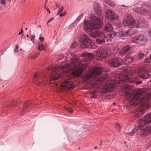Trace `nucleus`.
Segmentation results:
<instances>
[{
	"instance_id": "3c124183",
	"label": "nucleus",
	"mask_w": 151,
	"mask_h": 151,
	"mask_svg": "<svg viewBox=\"0 0 151 151\" xmlns=\"http://www.w3.org/2000/svg\"><path fill=\"white\" fill-rule=\"evenodd\" d=\"M14 102H13L12 103V106H15V105L14 104Z\"/></svg>"
},
{
	"instance_id": "4468645a",
	"label": "nucleus",
	"mask_w": 151,
	"mask_h": 151,
	"mask_svg": "<svg viewBox=\"0 0 151 151\" xmlns=\"http://www.w3.org/2000/svg\"><path fill=\"white\" fill-rule=\"evenodd\" d=\"M105 14L106 16L111 21L119 19V17L118 15L112 10H108L106 12Z\"/></svg>"
},
{
	"instance_id": "58836bf2",
	"label": "nucleus",
	"mask_w": 151,
	"mask_h": 151,
	"mask_svg": "<svg viewBox=\"0 0 151 151\" xmlns=\"http://www.w3.org/2000/svg\"><path fill=\"white\" fill-rule=\"evenodd\" d=\"M35 37L34 35H32L31 36V40L33 42V43H34L35 42Z\"/></svg>"
},
{
	"instance_id": "1a4fd4ad",
	"label": "nucleus",
	"mask_w": 151,
	"mask_h": 151,
	"mask_svg": "<svg viewBox=\"0 0 151 151\" xmlns=\"http://www.w3.org/2000/svg\"><path fill=\"white\" fill-rule=\"evenodd\" d=\"M70 70H71V73L74 77H78L81 76L83 73L84 68L83 66H77L74 62H72L70 64Z\"/></svg>"
},
{
	"instance_id": "6ab92c4d",
	"label": "nucleus",
	"mask_w": 151,
	"mask_h": 151,
	"mask_svg": "<svg viewBox=\"0 0 151 151\" xmlns=\"http://www.w3.org/2000/svg\"><path fill=\"white\" fill-rule=\"evenodd\" d=\"M90 35L93 38L102 36H103V33L99 30L94 31L91 33Z\"/></svg>"
},
{
	"instance_id": "79ce46f5",
	"label": "nucleus",
	"mask_w": 151,
	"mask_h": 151,
	"mask_svg": "<svg viewBox=\"0 0 151 151\" xmlns=\"http://www.w3.org/2000/svg\"><path fill=\"white\" fill-rule=\"evenodd\" d=\"M1 3L3 5L6 4V1L5 0H1Z\"/></svg>"
},
{
	"instance_id": "49530a36",
	"label": "nucleus",
	"mask_w": 151,
	"mask_h": 151,
	"mask_svg": "<svg viewBox=\"0 0 151 151\" xmlns=\"http://www.w3.org/2000/svg\"><path fill=\"white\" fill-rule=\"evenodd\" d=\"M58 58V59L59 60H62L64 58L63 56H60V58Z\"/></svg>"
},
{
	"instance_id": "c756f323",
	"label": "nucleus",
	"mask_w": 151,
	"mask_h": 151,
	"mask_svg": "<svg viewBox=\"0 0 151 151\" xmlns=\"http://www.w3.org/2000/svg\"><path fill=\"white\" fill-rule=\"evenodd\" d=\"M145 56L144 54L142 52H139L138 53V58L140 59L141 60Z\"/></svg>"
},
{
	"instance_id": "7ed1b4c3",
	"label": "nucleus",
	"mask_w": 151,
	"mask_h": 151,
	"mask_svg": "<svg viewBox=\"0 0 151 151\" xmlns=\"http://www.w3.org/2000/svg\"><path fill=\"white\" fill-rule=\"evenodd\" d=\"M128 75L130 77L126 75L121 76L119 78L120 81L129 83H135L136 84H140L142 83L141 81H139L138 78L133 76L137 73L138 76L142 79H147L149 77V74L144 68H139L137 71H135L134 69L127 70Z\"/></svg>"
},
{
	"instance_id": "72a5a7b5",
	"label": "nucleus",
	"mask_w": 151,
	"mask_h": 151,
	"mask_svg": "<svg viewBox=\"0 0 151 151\" xmlns=\"http://www.w3.org/2000/svg\"><path fill=\"white\" fill-rule=\"evenodd\" d=\"M149 13L150 14V15H146L145 16L148 17L151 19V7L149 6L147 9Z\"/></svg>"
},
{
	"instance_id": "37998d69",
	"label": "nucleus",
	"mask_w": 151,
	"mask_h": 151,
	"mask_svg": "<svg viewBox=\"0 0 151 151\" xmlns=\"http://www.w3.org/2000/svg\"><path fill=\"white\" fill-rule=\"evenodd\" d=\"M54 19V17L51 18L50 19H49L48 22L47 23V24L49 23L51 21H52Z\"/></svg>"
},
{
	"instance_id": "5701e85b",
	"label": "nucleus",
	"mask_w": 151,
	"mask_h": 151,
	"mask_svg": "<svg viewBox=\"0 0 151 151\" xmlns=\"http://www.w3.org/2000/svg\"><path fill=\"white\" fill-rule=\"evenodd\" d=\"M104 29L105 31L109 32L113 30V27L110 23H108L105 25Z\"/></svg>"
},
{
	"instance_id": "bf43d9fd",
	"label": "nucleus",
	"mask_w": 151,
	"mask_h": 151,
	"mask_svg": "<svg viewBox=\"0 0 151 151\" xmlns=\"http://www.w3.org/2000/svg\"><path fill=\"white\" fill-rule=\"evenodd\" d=\"M25 29L27 30V28H25Z\"/></svg>"
},
{
	"instance_id": "473e14b6",
	"label": "nucleus",
	"mask_w": 151,
	"mask_h": 151,
	"mask_svg": "<svg viewBox=\"0 0 151 151\" xmlns=\"http://www.w3.org/2000/svg\"><path fill=\"white\" fill-rule=\"evenodd\" d=\"M65 109L68 112H69L70 113H73V110L70 107H66Z\"/></svg>"
},
{
	"instance_id": "4be33fe9",
	"label": "nucleus",
	"mask_w": 151,
	"mask_h": 151,
	"mask_svg": "<svg viewBox=\"0 0 151 151\" xmlns=\"http://www.w3.org/2000/svg\"><path fill=\"white\" fill-rule=\"evenodd\" d=\"M82 56L85 57L86 59L90 60L92 59L94 57V55L92 53L88 52H85L82 55Z\"/></svg>"
},
{
	"instance_id": "603ef678",
	"label": "nucleus",
	"mask_w": 151,
	"mask_h": 151,
	"mask_svg": "<svg viewBox=\"0 0 151 151\" xmlns=\"http://www.w3.org/2000/svg\"><path fill=\"white\" fill-rule=\"evenodd\" d=\"M47 12H48L49 13V14L50 13V11L49 9H47Z\"/></svg>"
},
{
	"instance_id": "f03ea898",
	"label": "nucleus",
	"mask_w": 151,
	"mask_h": 151,
	"mask_svg": "<svg viewBox=\"0 0 151 151\" xmlns=\"http://www.w3.org/2000/svg\"><path fill=\"white\" fill-rule=\"evenodd\" d=\"M104 71L101 68L97 66L94 67L91 70L86 74L83 77V79L86 81L88 79L93 77V80L90 83L91 88L95 89V90L92 91L91 93L93 94L98 91L99 86L103 81L107 80V77L106 76L100 77L97 76L101 74V73Z\"/></svg>"
},
{
	"instance_id": "a211bd4d",
	"label": "nucleus",
	"mask_w": 151,
	"mask_h": 151,
	"mask_svg": "<svg viewBox=\"0 0 151 151\" xmlns=\"http://www.w3.org/2000/svg\"><path fill=\"white\" fill-rule=\"evenodd\" d=\"M93 8L96 13L98 16H100L101 11L100 5L98 3L95 2L93 4Z\"/></svg>"
},
{
	"instance_id": "4d7b16f0",
	"label": "nucleus",
	"mask_w": 151,
	"mask_h": 151,
	"mask_svg": "<svg viewBox=\"0 0 151 151\" xmlns=\"http://www.w3.org/2000/svg\"><path fill=\"white\" fill-rule=\"evenodd\" d=\"M115 49H119V48H117V47H116V48H115Z\"/></svg>"
},
{
	"instance_id": "864d4df0",
	"label": "nucleus",
	"mask_w": 151,
	"mask_h": 151,
	"mask_svg": "<svg viewBox=\"0 0 151 151\" xmlns=\"http://www.w3.org/2000/svg\"><path fill=\"white\" fill-rule=\"evenodd\" d=\"M80 16L81 17H83V13H82L81 14Z\"/></svg>"
},
{
	"instance_id": "9b49d317",
	"label": "nucleus",
	"mask_w": 151,
	"mask_h": 151,
	"mask_svg": "<svg viewBox=\"0 0 151 151\" xmlns=\"http://www.w3.org/2000/svg\"><path fill=\"white\" fill-rule=\"evenodd\" d=\"M61 87L62 89L67 91L70 88H73L75 85L71 80L70 79L65 80L61 85Z\"/></svg>"
},
{
	"instance_id": "f704fd0d",
	"label": "nucleus",
	"mask_w": 151,
	"mask_h": 151,
	"mask_svg": "<svg viewBox=\"0 0 151 151\" xmlns=\"http://www.w3.org/2000/svg\"><path fill=\"white\" fill-rule=\"evenodd\" d=\"M115 127L117 129H118L119 131L120 130V125L119 123H116L115 124Z\"/></svg>"
},
{
	"instance_id": "b1692460",
	"label": "nucleus",
	"mask_w": 151,
	"mask_h": 151,
	"mask_svg": "<svg viewBox=\"0 0 151 151\" xmlns=\"http://www.w3.org/2000/svg\"><path fill=\"white\" fill-rule=\"evenodd\" d=\"M119 34L121 37H124L129 36L132 35V33H131L130 32L128 31H122L119 32Z\"/></svg>"
},
{
	"instance_id": "a18cd8bd",
	"label": "nucleus",
	"mask_w": 151,
	"mask_h": 151,
	"mask_svg": "<svg viewBox=\"0 0 151 151\" xmlns=\"http://www.w3.org/2000/svg\"><path fill=\"white\" fill-rule=\"evenodd\" d=\"M40 45H39V46L38 47V48H37V49H38V50L39 51H41V49H40Z\"/></svg>"
},
{
	"instance_id": "6e6d98bb",
	"label": "nucleus",
	"mask_w": 151,
	"mask_h": 151,
	"mask_svg": "<svg viewBox=\"0 0 151 151\" xmlns=\"http://www.w3.org/2000/svg\"><path fill=\"white\" fill-rule=\"evenodd\" d=\"M27 37H29L28 35V34L27 35Z\"/></svg>"
},
{
	"instance_id": "f257e3e1",
	"label": "nucleus",
	"mask_w": 151,
	"mask_h": 151,
	"mask_svg": "<svg viewBox=\"0 0 151 151\" xmlns=\"http://www.w3.org/2000/svg\"><path fill=\"white\" fill-rule=\"evenodd\" d=\"M125 98L129 101V104L131 106L137 105L142 109L148 108V101L151 97V94L146 92V89L142 88L131 90H126L124 92Z\"/></svg>"
},
{
	"instance_id": "393cba45",
	"label": "nucleus",
	"mask_w": 151,
	"mask_h": 151,
	"mask_svg": "<svg viewBox=\"0 0 151 151\" xmlns=\"http://www.w3.org/2000/svg\"><path fill=\"white\" fill-rule=\"evenodd\" d=\"M139 43L141 42H144L145 43L147 42V40L146 37L142 35L139 36Z\"/></svg>"
},
{
	"instance_id": "423d86ee",
	"label": "nucleus",
	"mask_w": 151,
	"mask_h": 151,
	"mask_svg": "<svg viewBox=\"0 0 151 151\" xmlns=\"http://www.w3.org/2000/svg\"><path fill=\"white\" fill-rule=\"evenodd\" d=\"M89 18L92 21L85 19L83 27L84 29L89 31H91L94 29L101 27L102 24V21L100 18L95 16L92 14H90Z\"/></svg>"
},
{
	"instance_id": "7c9ffc66",
	"label": "nucleus",
	"mask_w": 151,
	"mask_h": 151,
	"mask_svg": "<svg viewBox=\"0 0 151 151\" xmlns=\"http://www.w3.org/2000/svg\"><path fill=\"white\" fill-rule=\"evenodd\" d=\"M137 130H138V128L137 129H135L134 130L132 131L131 132H130L127 133H126L129 136H132L134 134V133L136 132V131H137V133L138 134L137 132Z\"/></svg>"
},
{
	"instance_id": "a19ab883",
	"label": "nucleus",
	"mask_w": 151,
	"mask_h": 151,
	"mask_svg": "<svg viewBox=\"0 0 151 151\" xmlns=\"http://www.w3.org/2000/svg\"><path fill=\"white\" fill-rule=\"evenodd\" d=\"M66 14V12H63L62 13H61L59 15V16L60 17H63L64 16H65Z\"/></svg>"
},
{
	"instance_id": "20e7f679",
	"label": "nucleus",
	"mask_w": 151,
	"mask_h": 151,
	"mask_svg": "<svg viewBox=\"0 0 151 151\" xmlns=\"http://www.w3.org/2000/svg\"><path fill=\"white\" fill-rule=\"evenodd\" d=\"M60 69L63 70L62 72L63 74H65L64 76L68 75L70 74V72L71 73V70H70V64H69L63 65L60 64L59 66H56L55 67H52L50 70V73L49 76L50 81L56 80L62 77V75H63V74L60 75L58 73Z\"/></svg>"
},
{
	"instance_id": "13d9d810",
	"label": "nucleus",
	"mask_w": 151,
	"mask_h": 151,
	"mask_svg": "<svg viewBox=\"0 0 151 151\" xmlns=\"http://www.w3.org/2000/svg\"><path fill=\"white\" fill-rule=\"evenodd\" d=\"M141 114H143V113L141 111Z\"/></svg>"
},
{
	"instance_id": "e2e57ef3",
	"label": "nucleus",
	"mask_w": 151,
	"mask_h": 151,
	"mask_svg": "<svg viewBox=\"0 0 151 151\" xmlns=\"http://www.w3.org/2000/svg\"><path fill=\"white\" fill-rule=\"evenodd\" d=\"M15 102V101H14V104Z\"/></svg>"
},
{
	"instance_id": "39448f33",
	"label": "nucleus",
	"mask_w": 151,
	"mask_h": 151,
	"mask_svg": "<svg viewBox=\"0 0 151 151\" xmlns=\"http://www.w3.org/2000/svg\"><path fill=\"white\" fill-rule=\"evenodd\" d=\"M151 123V113L150 114L146 115L143 119H139L138 121V133L143 136H147L150 134L151 133V127H147L144 129H140Z\"/></svg>"
},
{
	"instance_id": "052dcab7",
	"label": "nucleus",
	"mask_w": 151,
	"mask_h": 151,
	"mask_svg": "<svg viewBox=\"0 0 151 151\" xmlns=\"http://www.w3.org/2000/svg\"><path fill=\"white\" fill-rule=\"evenodd\" d=\"M95 148H97V147H95Z\"/></svg>"
},
{
	"instance_id": "a878e982",
	"label": "nucleus",
	"mask_w": 151,
	"mask_h": 151,
	"mask_svg": "<svg viewBox=\"0 0 151 151\" xmlns=\"http://www.w3.org/2000/svg\"><path fill=\"white\" fill-rule=\"evenodd\" d=\"M30 104V102L29 101H27L25 103L23 106V108L22 109V112H23V114L25 113L26 108L27 107V106L29 105Z\"/></svg>"
},
{
	"instance_id": "6e6552de",
	"label": "nucleus",
	"mask_w": 151,
	"mask_h": 151,
	"mask_svg": "<svg viewBox=\"0 0 151 151\" xmlns=\"http://www.w3.org/2000/svg\"><path fill=\"white\" fill-rule=\"evenodd\" d=\"M79 44L82 48H91L93 42L86 35L82 34L78 37Z\"/></svg>"
},
{
	"instance_id": "0eeeda50",
	"label": "nucleus",
	"mask_w": 151,
	"mask_h": 151,
	"mask_svg": "<svg viewBox=\"0 0 151 151\" xmlns=\"http://www.w3.org/2000/svg\"><path fill=\"white\" fill-rule=\"evenodd\" d=\"M144 22V20L140 19L136 23V21L130 15V14H126L124 17L123 23L126 26H128L131 28H138Z\"/></svg>"
},
{
	"instance_id": "2f4dec72",
	"label": "nucleus",
	"mask_w": 151,
	"mask_h": 151,
	"mask_svg": "<svg viewBox=\"0 0 151 151\" xmlns=\"http://www.w3.org/2000/svg\"><path fill=\"white\" fill-rule=\"evenodd\" d=\"M144 62L146 63H151V54L149 57L145 59Z\"/></svg>"
},
{
	"instance_id": "8fccbe9b",
	"label": "nucleus",
	"mask_w": 151,
	"mask_h": 151,
	"mask_svg": "<svg viewBox=\"0 0 151 151\" xmlns=\"http://www.w3.org/2000/svg\"><path fill=\"white\" fill-rule=\"evenodd\" d=\"M56 6L58 7H59V6L58 4H57L56 5Z\"/></svg>"
},
{
	"instance_id": "c03bdc74",
	"label": "nucleus",
	"mask_w": 151,
	"mask_h": 151,
	"mask_svg": "<svg viewBox=\"0 0 151 151\" xmlns=\"http://www.w3.org/2000/svg\"><path fill=\"white\" fill-rule=\"evenodd\" d=\"M18 49V45H17V46H16V47L14 49V51L16 52H17Z\"/></svg>"
},
{
	"instance_id": "4c0bfd02",
	"label": "nucleus",
	"mask_w": 151,
	"mask_h": 151,
	"mask_svg": "<svg viewBox=\"0 0 151 151\" xmlns=\"http://www.w3.org/2000/svg\"><path fill=\"white\" fill-rule=\"evenodd\" d=\"M37 57V55H32L30 57L28 58H31L32 59H35Z\"/></svg>"
},
{
	"instance_id": "5fc2aeb1",
	"label": "nucleus",
	"mask_w": 151,
	"mask_h": 151,
	"mask_svg": "<svg viewBox=\"0 0 151 151\" xmlns=\"http://www.w3.org/2000/svg\"><path fill=\"white\" fill-rule=\"evenodd\" d=\"M59 14L60 13H59V12H58V13L56 14L58 16Z\"/></svg>"
},
{
	"instance_id": "2eb2a0df",
	"label": "nucleus",
	"mask_w": 151,
	"mask_h": 151,
	"mask_svg": "<svg viewBox=\"0 0 151 151\" xmlns=\"http://www.w3.org/2000/svg\"><path fill=\"white\" fill-rule=\"evenodd\" d=\"M149 6H146L145 8L142 7H138L135 8L134 9V11L139 14L144 15L145 16L150 15V14L149 13L147 9Z\"/></svg>"
},
{
	"instance_id": "e433bc0d",
	"label": "nucleus",
	"mask_w": 151,
	"mask_h": 151,
	"mask_svg": "<svg viewBox=\"0 0 151 151\" xmlns=\"http://www.w3.org/2000/svg\"><path fill=\"white\" fill-rule=\"evenodd\" d=\"M117 34V33H110L109 34V38H113V37L115 36Z\"/></svg>"
},
{
	"instance_id": "dca6fc26",
	"label": "nucleus",
	"mask_w": 151,
	"mask_h": 151,
	"mask_svg": "<svg viewBox=\"0 0 151 151\" xmlns=\"http://www.w3.org/2000/svg\"><path fill=\"white\" fill-rule=\"evenodd\" d=\"M44 77H43V76L41 75L38 74L37 73H36L34 75L32 79L34 81H39L38 82L39 83V84L37 83V85L39 86L40 84V82L41 81L42 82L44 80V78L45 80H46L47 79L46 75H44Z\"/></svg>"
},
{
	"instance_id": "c85d7f7f",
	"label": "nucleus",
	"mask_w": 151,
	"mask_h": 151,
	"mask_svg": "<svg viewBox=\"0 0 151 151\" xmlns=\"http://www.w3.org/2000/svg\"><path fill=\"white\" fill-rule=\"evenodd\" d=\"M39 39L41 40V42H40V43L39 44V45H40V47L42 49L44 50H46V49L45 46L44 45H42V42L44 40V38L43 37H40L39 38Z\"/></svg>"
},
{
	"instance_id": "bb28decb",
	"label": "nucleus",
	"mask_w": 151,
	"mask_h": 151,
	"mask_svg": "<svg viewBox=\"0 0 151 151\" xmlns=\"http://www.w3.org/2000/svg\"><path fill=\"white\" fill-rule=\"evenodd\" d=\"M106 3L108 4L110 6L113 7L115 6V4L114 3L110 1V0H103Z\"/></svg>"
},
{
	"instance_id": "9d476101",
	"label": "nucleus",
	"mask_w": 151,
	"mask_h": 151,
	"mask_svg": "<svg viewBox=\"0 0 151 151\" xmlns=\"http://www.w3.org/2000/svg\"><path fill=\"white\" fill-rule=\"evenodd\" d=\"M115 85L113 83L107 84L104 86H99L98 91L102 93H106L112 91Z\"/></svg>"
},
{
	"instance_id": "aec40b11",
	"label": "nucleus",
	"mask_w": 151,
	"mask_h": 151,
	"mask_svg": "<svg viewBox=\"0 0 151 151\" xmlns=\"http://www.w3.org/2000/svg\"><path fill=\"white\" fill-rule=\"evenodd\" d=\"M130 48L129 45H127L124 47L120 51L119 54L121 55H124Z\"/></svg>"
},
{
	"instance_id": "c9c22d12",
	"label": "nucleus",
	"mask_w": 151,
	"mask_h": 151,
	"mask_svg": "<svg viewBox=\"0 0 151 151\" xmlns=\"http://www.w3.org/2000/svg\"><path fill=\"white\" fill-rule=\"evenodd\" d=\"M77 44L76 43V42H73V43L72 44V45L71 46V47L72 48H73L76 47V46H77Z\"/></svg>"
},
{
	"instance_id": "680f3d73",
	"label": "nucleus",
	"mask_w": 151,
	"mask_h": 151,
	"mask_svg": "<svg viewBox=\"0 0 151 151\" xmlns=\"http://www.w3.org/2000/svg\"><path fill=\"white\" fill-rule=\"evenodd\" d=\"M114 104H115V103H114Z\"/></svg>"
},
{
	"instance_id": "de8ad7c7",
	"label": "nucleus",
	"mask_w": 151,
	"mask_h": 151,
	"mask_svg": "<svg viewBox=\"0 0 151 151\" xmlns=\"http://www.w3.org/2000/svg\"><path fill=\"white\" fill-rule=\"evenodd\" d=\"M23 32V30L22 29H21V32H20L19 33V35H20L21 33H22V32Z\"/></svg>"
},
{
	"instance_id": "ea45409f",
	"label": "nucleus",
	"mask_w": 151,
	"mask_h": 151,
	"mask_svg": "<svg viewBox=\"0 0 151 151\" xmlns=\"http://www.w3.org/2000/svg\"><path fill=\"white\" fill-rule=\"evenodd\" d=\"M64 9V7L63 6H61L60 8L58 10V12H59V13H61L62 11Z\"/></svg>"
},
{
	"instance_id": "f8f14e48",
	"label": "nucleus",
	"mask_w": 151,
	"mask_h": 151,
	"mask_svg": "<svg viewBox=\"0 0 151 151\" xmlns=\"http://www.w3.org/2000/svg\"><path fill=\"white\" fill-rule=\"evenodd\" d=\"M122 60L121 58H112L108 62L110 66L118 67L121 65Z\"/></svg>"
},
{
	"instance_id": "09e8293b",
	"label": "nucleus",
	"mask_w": 151,
	"mask_h": 151,
	"mask_svg": "<svg viewBox=\"0 0 151 151\" xmlns=\"http://www.w3.org/2000/svg\"><path fill=\"white\" fill-rule=\"evenodd\" d=\"M36 55H37V57L40 55V53L39 52H38L36 53Z\"/></svg>"
},
{
	"instance_id": "ddd939ff",
	"label": "nucleus",
	"mask_w": 151,
	"mask_h": 151,
	"mask_svg": "<svg viewBox=\"0 0 151 151\" xmlns=\"http://www.w3.org/2000/svg\"><path fill=\"white\" fill-rule=\"evenodd\" d=\"M108 54V51L105 49L99 50L96 53L95 55L96 59L98 60H101L103 58L106 57Z\"/></svg>"
},
{
	"instance_id": "412c9836",
	"label": "nucleus",
	"mask_w": 151,
	"mask_h": 151,
	"mask_svg": "<svg viewBox=\"0 0 151 151\" xmlns=\"http://www.w3.org/2000/svg\"><path fill=\"white\" fill-rule=\"evenodd\" d=\"M107 40L106 38L105 37L103 34V36L100 38H97L96 39V41L97 43L99 44H101L105 42Z\"/></svg>"
},
{
	"instance_id": "f3484780",
	"label": "nucleus",
	"mask_w": 151,
	"mask_h": 151,
	"mask_svg": "<svg viewBox=\"0 0 151 151\" xmlns=\"http://www.w3.org/2000/svg\"><path fill=\"white\" fill-rule=\"evenodd\" d=\"M134 60V57L129 55H126L124 58V63L126 64H129Z\"/></svg>"
},
{
	"instance_id": "cd10ccee",
	"label": "nucleus",
	"mask_w": 151,
	"mask_h": 151,
	"mask_svg": "<svg viewBox=\"0 0 151 151\" xmlns=\"http://www.w3.org/2000/svg\"><path fill=\"white\" fill-rule=\"evenodd\" d=\"M133 42L135 43H139V36H136L133 37L132 40Z\"/></svg>"
}]
</instances>
